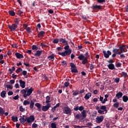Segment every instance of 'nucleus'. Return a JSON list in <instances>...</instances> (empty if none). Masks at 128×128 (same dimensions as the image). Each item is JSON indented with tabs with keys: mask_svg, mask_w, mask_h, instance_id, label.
I'll return each instance as SVG.
<instances>
[{
	"mask_svg": "<svg viewBox=\"0 0 128 128\" xmlns=\"http://www.w3.org/2000/svg\"><path fill=\"white\" fill-rule=\"evenodd\" d=\"M34 89L32 88H25L20 90L21 94H23L24 98H28V96H30L32 94V92H34Z\"/></svg>",
	"mask_w": 128,
	"mask_h": 128,
	"instance_id": "obj_1",
	"label": "nucleus"
},
{
	"mask_svg": "<svg viewBox=\"0 0 128 128\" xmlns=\"http://www.w3.org/2000/svg\"><path fill=\"white\" fill-rule=\"evenodd\" d=\"M88 58H90L88 52H86L84 55L81 54L78 56V60H82V64H86L88 62Z\"/></svg>",
	"mask_w": 128,
	"mask_h": 128,
	"instance_id": "obj_2",
	"label": "nucleus"
},
{
	"mask_svg": "<svg viewBox=\"0 0 128 128\" xmlns=\"http://www.w3.org/2000/svg\"><path fill=\"white\" fill-rule=\"evenodd\" d=\"M64 50H66L64 52H58V54H60L62 56H70L72 54V50L70 48V46L68 44H67L64 47Z\"/></svg>",
	"mask_w": 128,
	"mask_h": 128,
	"instance_id": "obj_3",
	"label": "nucleus"
},
{
	"mask_svg": "<svg viewBox=\"0 0 128 128\" xmlns=\"http://www.w3.org/2000/svg\"><path fill=\"white\" fill-rule=\"evenodd\" d=\"M120 51L118 52V49L114 48L112 50L114 54H122L123 52H126L124 49L126 48V46L124 45H122L119 47Z\"/></svg>",
	"mask_w": 128,
	"mask_h": 128,
	"instance_id": "obj_4",
	"label": "nucleus"
},
{
	"mask_svg": "<svg viewBox=\"0 0 128 128\" xmlns=\"http://www.w3.org/2000/svg\"><path fill=\"white\" fill-rule=\"evenodd\" d=\"M64 112L66 114H72V110L68 108V106H66L64 108Z\"/></svg>",
	"mask_w": 128,
	"mask_h": 128,
	"instance_id": "obj_5",
	"label": "nucleus"
},
{
	"mask_svg": "<svg viewBox=\"0 0 128 128\" xmlns=\"http://www.w3.org/2000/svg\"><path fill=\"white\" fill-rule=\"evenodd\" d=\"M26 122L28 124H32V122H34V116H30L29 117L26 118Z\"/></svg>",
	"mask_w": 128,
	"mask_h": 128,
	"instance_id": "obj_6",
	"label": "nucleus"
},
{
	"mask_svg": "<svg viewBox=\"0 0 128 128\" xmlns=\"http://www.w3.org/2000/svg\"><path fill=\"white\" fill-rule=\"evenodd\" d=\"M103 54L106 58H110V56H112V52L110 50H108V51L104 50Z\"/></svg>",
	"mask_w": 128,
	"mask_h": 128,
	"instance_id": "obj_7",
	"label": "nucleus"
},
{
	"mask_svg": "<svg viewBox=\"0 0 128 128\" xmlns=\"http://www.w3.org/2000/svg\"><path fill=\"white\" fill-rule=\"evenodd\" d=\"M104 116H98L96 118V124H100V122H102V120H104Z\"/></svg>",
	"mask_w": 128,
	"mask_h": 128,
	"instance_id": "obj_8",
	"label": "nucleus"
},
{
	"mask_svg": "<svg viewBox=\"0 0 128 128\" xmlns=\"http://www.w3.org/2000/svg\"><path fill=\"white\" fill-rule=\"evenodd\" d=\"M8 28L10 30L14 32V30H16V29L18 28V24H14L12 25H8Z\"/></svg>",
	"mask_w": 128,
	"mask_h": 128,
	"instance_id": "obj_9",
	"label": "nucleus"
},
{
	"mask_svg": "<svg viewBox=\"0 0 128 128\" xmlns=\"http://www.w3.org/2000/svg\"><path fill=\"white\" fill-rule=\"evenodd\" d=\"M52 104H48L46 106H42V110L43 112H47V110H48L50 109V108Z\"/></svg>",
	"mask_w": 128,
	"mask_h": 128,
	"instance_id": "obj_10",
	"label": "nucleus"
},
{
	"mask_svg": "<svg viewBox=\"0 0 128 128\" xmlns=\"http://www.w3.org/2000/svg\"><path fill=\"white\" fill-rule=\"evenodd\" d=\"M84 110V106H76V107L74 108V110L75 112H78V110H80V112H82L83 110Z\"/></svg>",
	"mask_w": 128,
	"mask_h": 128,
	"instance_id": "obj_11",
	"label": "nucleus"
},
{
	"mask_svg": "<svg viewBox=\"0 0 128 128\" xmlns=\"http://www.w3.org/2000/svg\"><path fill=\"white\" fill-rule=\"evenodd\" d=\"M59 42L60 44H64V46L68 44V42L66 40V39L62 38H59Z\"/></svg>",
	"mask_w": 128,
	"mask_h": 128,
	"instance_id": "obj_12",
	"label": "nucleus"
},
{
	"mask_svg": "<svg viewBox=\"0 0 128 128\" xmlns=\"http://www.w3.org/2000/svg\"><path fill=\"white\" fill-rule=\"evenodd\" d=\"M19 84H20V86L22 88H26V82L24 81H23L22 80H19Z\"/></svg>",
	"mask_w": 128,
	"mask_h": 128,
	"instance_id": "obj_13",
	"label": "nucleus"
},
{
	"mask_svg": "<svg viewBox=\"0 0 128 128\" xmlns=\"http://www.w3.org/2000/svg\"><path fill=\"white\" fill-rule=\"evenodd\" d=\"M100 100L102 104H106V102H108V98L104 99V97L100 96Z\"/></svg>",
	"mask_w": 128,
	"mask_h": 128,
	"instance_id": "obj_14",
	"label": "nucleus"
},
{
	"mask_svg": "<svg viewBox=\"0 0 128 128\" xmlns=\"http://www.w3.org/2000/svg\"><path fill=\"white\" fill-rule=\"evenodd\" d=\"M100 100L102 104H106V102H108V98L104 99V97L100 96Z\"/></svg>",
	"mask_w": 128,
	"mask_h": 128,
	"instance_id": "obj_15",
	"label": "nucleus"
},
{
	"mask_svg": "<svg viewBox=\"0 0 128 128\" xmlns=\"http://www.w3.org/2000/svg\"><path fill=\"white\" fill-rule=\"evenodd\" d=\"M49 60H51V62H54V54H52L48 56V58Z\"/></svg>",
	"mask_w": 128,
	"mask_h": 128,
	"instance_id": "obj_16",
	"label": "nucleus"
},
{
	"mask_svg": "<svg viewBox=\"0 0 128 128\" xmlns=\"http://www.w3.org/2000/svg\"><path fill=\"white\" fill-rule=\"evenodd\" d=\"M123 95H124V94H122V92H118V93H117L116 94V98H117L118 100H120V98Z\"/></svg>",
	"mask_w": 128,
	"mask_h": 128,
	"instance_id": "obj_17",
	"label": "nucleus"
},
{
	"mask_svg": "<svg viewBox=\"0 0 128 128\" xmlns=\"http://www.w3.org/2000/svg\"><path fill=\"white\" fill-rule=\"evenodd\" d=\"M44 34H46L44 31H40L38 34V38H42V36H44Z\"/></svg>",
	"mask_w": 128,
	"mask_h": 128,
	"instance_id": "obj_18",
	"label": "nucleus"
},
{
	"mask_svg": "<svg viewBox=\"0 0 128 128\" xmlns=\"http://www.w3.org/2000/svg\"><path fill=\"white\" fill-rule=\"evenodd\" d=\"M15 56L17 58H24V55L18 52H16Z\"/></svg>",
	"mask_w": 128,
	"mask_h": 128,
	"instance_id": "obj_19",
	"label": "nucleus"
},
{
	"mask_svg": "<svg viewBox=\"0 0 128 128\" xmlns=\"http://www.w3.org/2000/svg\"><path fill=\"white\" fill-rule=\"evenodd\" d=\"M42 54V50H37L34 56H40Z\"/></svg>",
	"mask_w": 128,
	"mask_h": 128,
	"instance_id": "obj_20",
	"label": "nucleus"
},
{
	"mask_svg": "<svg viewBox=\"0 0 128 128\" xmlns=\"http://www.w3.org/2000/svg\"><path fill=\"white\" fill-rule=\"evenodd\" d=\"M82 116L84 118H86V110H82V112H81Z\"/></svg>",
	"mask_w": 128,
	"mask_h": 128,
	"instance_id": "obj_21",
	"label": "nucleus"
},
{
	"mask_svg": "<svg viewBox=\"0 0 128 128\" xmlns=\"http://www.w3.org/2000/svg\"><path fill=\"white\" fill-rule=\"evenodd\" d=\"M90 96H92V93L89 92L85 95L84 98H85L86 100H88L90 98Z\"/></svg>",
	"mask_w": 128,
	"mask_h": 128,
	"instance_id": "obj_22",
	"label": "nucleus"
},
{
	"mask_svg": "<svg viewBox=\"0 0 128 128\" xmlns=\"http://www.w3.org/2000/svg\"><path fill=\"white\" fill-rule=\"evenodd\" d=\"M108 66L110 70H114V64H110L108 65Z\"/></svg>",
	"mask_w": 128,
	"mask_h": 128,
	"instance_id": "obj_23",
	"label": "nucleus"
},
{
	"mask_svg": "<svg viewBox=\"0 0 128 128\" xmlns=\"http://www.w3.org/2000/svg\"><path fill=\"white\" fill-rule=\"evenodd\" d=\"M20 121L21 124H24V122H26V118L25 119L24 117V116H23V117L21 118L20 119Z\"/></svg>",
	"mask_w": 128,
	"mask_h": 128,
	"instance_id": "obj_24",
	"label": "nucleus"
},
{
	"mask_svg": "<svg viewBox=\"0 0 128 128\" xmlns=\"http://www.w3.org/2000/svg\"><path fill=\"white\" fill-rule=\"evenodd\" d=\"M93 10L98 9L100 10L102 8V6L98 5H94L92 6Z\"/></svg>",
	"mask_w": 128,
	"mask_h": 128,
	"instance_id": "obj_25",
	"label": "nucleus"
},
{
	"mask_svg": "<svg viewBox=\"0 0 128 128\" xmlns=\"http://www.w3.org/2000/svg\"><path fill=\"white\" fill-rule=\"evenodd\" d=\"M122 100L124 102H128V97L126 96H122Z\"/></svg>",
	"mask_w": 128,
	"mask_h": 128,
	"instance_id": "obj_26",
	"label": "nucleus"
},
{
	"mask_svg": "<svg viewBox=\"0 0 128 128\" xmlns=\"http://www.w3.org/2000/svg\"><path fill=\"white\" fill-rule=\"evenodd\" d=\"M5 111L2 107H0V116L4 114Z\"/></svg>",
	"mask_w": 128,
	"mask_h": 128,
	"instance_id": "obj_27",
	"label": "nucleus"
},
{
	"mask_svg": "<svg viewBox=\"0 0 128 128\" xmlns=\"http://www.w3.org/2000/svg\"><path fill=\"white\" fill-rule=\"evenodd\" d=\"M46 104H50V96H47L46 97Z\"/></svg>",
	"mask_w": 128,
	"mask_h": 128,
	"instance_id": "obj_28",
	"label": "nucleus"
},
{
	"mask_svg": "<svg viewBox=\"0 0 128 128\" xmlns=\"http://www.w3.org/2000/svg\"><path fill=\"white\" fill-rule=\"evenodd\" d=\"M12 122H18V116H12Z\"/></svg>",
	"mask_w": 128,
	"mask_h": 128,
	"instance_id": "obj_29",
	"label": "nucleus"
},
{
	"mask_svg": "<svg viewBox=\"0 0 128 128\" xmlns=\"http://www.w3.org/2000/svg\"><path fill=\"white\" fill-rule=\"evenodd\" d=\"M6 92L5 90L2 91V92L0 94V96L2 98H3L6 96Z\"/></svg>",
	"mask_w": 128,
	"mask_h": 128,
	"instance_id": "obj_30",
	"label": "nucleus"
},
{
	"mask_svg": "<svg viewBox=\"0 0 128 128\" xmlns=\"http://www.w3.org/2000/svg\"><path fill=\"white\" fill-rule=\"evenodd\" d=\"M8 14H10V16H16V13L14 12L12 10H9Z\"/></svg>",
	"mask_w": 128,
	"mask_h": 128,
	"instance_id": "obj_31",
	"label": "nucleus"
},
{
	"mask_svg": "<svg viewBox=\"0 0 128 128\" xmlns=\"http://www.w3.org/2000/svg\"><path fill=\"white\" fill-rule=\"evenodd\" d=\"M34 102L33 100H31L30 103V108H34Z\"/></svg>",
	"mask_w": 128,
	"mask_h": 128,
	"instance_id": "obj_32",
	"label": "nucleus"
},
{
	"mask_svg": "<svg viewBox=\"0 0 128 128\" xmlns=\"http://www.w3.org/2000/svg\"><path fill=\"white\" fill-rule=\"evenodd\" d=\"M36 106V108H38V110H40V108H42V104H40V103H36L35 104Z\"/></svg>",
	"mask_w": 128,
	"mask_h": 128,
	"instance_id": "obj_33",
	"label": "nucleus"
},
{
	"mask_svg": "<svg viewBox=\"0 0 128 128\" xmlns=\"http://www.w3.org/2000/svg\"><path fill=\"white\" fill-rule=\"evenodd\" d=\"M20 20L18 18H16L14 19V22L16 23V24H20Z\"/></svg>",
	"mask_w": 128,
	"mask_h": 128,
	"instance_id": "obj_34",
	"label": "nucleus"
},
{
	"mask_svg": "<svg viewBox=\"0 0 128 128\" xmlns=\"http://www.w3.org/2000/svg\"><path fill=\"white\" fill-rule=\"evenodd\" d=\"M71 71L72 72H75V73L78 72V70H76V67L74 68H71Z\"/></svg>",
	"mask_w": 128,
	"mask_h": 128,
	"instance_id": "obj_35",
	"label": "nucleus"
},
{
	"mask_svg": "<svg viewBox=\"0 0 128 128\" xmlns=\"http://www.w3.org/2000/svg\"><path fill=\"white\" fill-rule=\"evenodd\" d=\"M119 106H120V103L118 102H116L113 105V106H114V108H118Z\"/></svg>",
	"mask_w": 128,
	"mask_h": 128,
	"instance_id": "obj_36",
	"label": "nucleus"
},
{
	"mask_svg": "<svg viewBox=\"0 0 128 128\" xmlns=\"http://www.w3.org/2000/svg\"><path fill=\"white\" fill-rule=\"evenodd\" d=\"M23 104L24 106H28V104H30V102L28 100H24V102H23Z\"/></svg>",
	"mask_w": 128,
	"mask_h": 128,
	"instance_id": "obj_37",
	"label": "nucleus"
},
{
	"mask_svg": "<svg viewBox=\"0 0 128 128\" xmlns=\"http://www.w3.org/2000/svg\"><path fill=\"white\" fill-rule=\"evenodd\" d=\"M52 128H56V123L52 122L51 124Z\"/></svg>",
	"mask_w": 128,
	"mask_h": 128,
	"instance_id": "obj_38",
	"label": "nucleus"
},
{
	"mask_svg": "<svg viewBox=\"0 0 128 128\" xmlns=\"http://www.w3.org/2000/svg\"><path fill=\"white\" fill-rule=\"evenodd\" d=\"M100 110H103L104 112H106V106H102L100 107Z\"/></svg>",
	"mask_w": 128,
	"mask_h": 128,
	"instance_id": "obj_39",
	"label": "nucleus"
},
{
	"mask_svg": "<svg viewBox=\"0 0 128 128\" xmlns=\"http://www.w3.org/2000/svg\"><path fill=\"white\" fill-rule=\"evenodd\" d=\"M22 72V68H18L16 70V72L18 74V72Z\"/></svg>",
	"mask_w": 128,
	"mask_h": 128,
	"instance_id": "obj_40",
	"label": "nucleus"
},
{
	"mask_svg": "<svg viewBox=\"0 0 128 128\" xmlns=\"http://www.w3.org/2000/svg\"><path fill=\"white\" fill-rule=\"evenodd\" d=\"M97 2L98 4H104V2H106V0H97Z\"/></svg>",
	"mask_w": 128,
	"mask_h": 128,
	"instance_id": "obj_41",
	"label": "nucleus"
},
{
	"mask_svg": "<svg viewBox=\"0 0 128 128\" xmlns=\"http://www.w3.org/2000/svg\"><path fill=\"white\" fill-rule=\"evenodd\" d=\"M80 92H78V90L75 91L73 94L72 95L74 96H78V94H79Z\"/></svg>",
	"mask_w": 128,
	"mask_h": 128,
	"instance_id": "obj_42",
	"label": "nucleus"
},
{
	"mask_svg": "<svg viewBox=\"0 0 128 128\" xmlns=\"http://www.w3.org/2000/svg\"><path fill=\"white\" fill-rule=\"evenodd\" d=\"M81 116L82 115L80 114H78L75 116V118H76L80 119V118Z\"/></svg>",
	"mask_w": 128,
	"mask_h": 128,
	"instance_id": "obj_43",
	"label": "nucleus"
},
{
	"mask_svg": "<svg viewBox=\"0 0 128 128\" xmlns=\"http://www.w3.org/2000/svg\"><path fill=\"white\" fill-rule=\"evenodd\" d=\"M90 68L91 70H92L94 68V65L92 64H90Z\"/></svg>",
	"mask_w": 128,
	"mask_h": 128,
	"instance_id": "obj_44",
	"label": "nucleus"
},
{
	"mask_svg": "<svg viewBox=\"0 0 128 128\" xmlns=\"http://www.w3.org/2000/svg\"><path fill=\"white\" fill-rule=\"evenodd\" d=\"M58 42H60V39H54L53 40L54 44H58Z\"/></svg>",
	"mask_w": 128,
	"mask_h": 128,
	"instance_id": "obj_45",
	"label": "nucleus"
},
{
	"mask_svg": "<svg viewBox=\"0 0 128 128\" xmlns=\"http://www.w3.org/2000/svg\"><path fill=\"white\" fill-rule=\"evenodd\" d=\"M98 114H104V110H98Z\"/></svg>",
	"mask_w": 128,
	"mask_h": 128,
	"instance_id": "obj_46",
	"label": "nucleus"
},
{
	"mask_svg": "<svg viewBox=\"0 0 128 128\" xmlns=\"http://www.w3.org/2000/svg\"><path fill=\"white\" fill-rule=\"evenodd\" d=\"M6 88H10V90H12V85L8 84L6 85Z\"/></svg>",
	"mask_w": 128,
	"mask_h": 128,
	"instance_id": "obj_47",
	"label": "nucleus"
},
{
	"mask_svg": "<svg viewBox=\"0 0 128 128\" xmlns=\"http://www.w3.org/2000/svg\"><path fill=\"white\" fill-rule=\"evenodd\" d=\"M32 50H38V46H36V45H33V46H32Z\"/></svg>",
	"mask_w": 128,
	"mask_h": 128,
	"instance_id": "obj_48",
	"label": "nucleus"
},
{
	"mask_svg": "<svg viewBox=\"0 0 128 128\" xmlns=\"http://www.w3.org/2000/svg\"><path fill=\"white\" fill-rule=\"evenodd\" d=\"M116 68H120L122 66V64L120 62H118L116 64Z\"/></svg>",
	"mask_w": 128,
	"mask_h": 128,
	"instance_id": "obj_49",
	"label": "nucleus"
},
{
	"mask_svg": "<svg viewBox=\"0 0 128 128\" xmlns=\"http://www.w3.org/2000/svg\"><path fill=\"white\" fill-rule=\"evenodd\" d=\"M70 66H71V68H76V65L74 63H70Z\"/></svg>",
	"mask_w": 128,
	"mask_h": 128,
	"instance_id": "obj_50",
	"label": "nucleus"
},
{
	"mask_svg": "<svg viewBox=\"0 0 128 128\" xmlns=\"http://www.w3.org/2000/svg\"><path fill=\"white\" fill-rule=\"evenodd\" d=\"M64 85L66 88H68V86H70V82H65L64 84Z\"/></svg>",
	"mask_w": 128,
	"mask_h": 128,
	"instance_id": "obj_51",
	"label": "nucleus"
},
{
	"mask_svg": "<svg viewBox=\"0 0 128 128\" xmlns=\"http://www.w3.org/2000/svg\"><path fill=\"white\" fill-rule=\"evenodd\" d=\"M18 14L19 16H20V14H24V12L22 11V10H18Z\"/></svg>",
	"mask_w": 128,
	"mask_h": 128,
	"instance_id": "obj_52",
	"label": "nucleus"
},
{
	"mask_svg": "<svg viewBox=\"0 0 128 128\" xmlns=\"http://www.w3.org/2000/svg\"><path fill=\"white\" fill-rule=\"evenodd\" d=\"M20 112H24V110H24V108H22V106H20Z\"/></svg>",
	"mask_w": 128,
	"mask_h": 128,
	"instance_id": "obj_53",
	"label": "nucleus"
},
{
	"mask_svg": "<svg viewBox=\"0 0 128 128\" xmlns=\"http://www.w3.org/2000/svg\"><path fill=\"white\" fill-rule=\"evenodd\" d=\"M86 126H87L88 128H90V126H92V122H88L86 124Z\"/></svg>",
	"mask_w": 128,
	"mask_h": 128,
	"instance_id": "obj_54",
	"label": "nucleus"
},
{
	"mask_svg": "<svg viewBox=\"0 0 128 128\" xmlns=\"http://www.w3.org/2000/svg\"><path fill=\"white\" fill-rule=\"evenodd\" d=\"M122 76H124V78H126L128 76V74L125 72H122Z\"/></svg>",
	"mask_w": 128,
	"mask_h": 128,
	"instance_id": "obj_55",
	"label": "nucleus"
},
{
	"mask_svg": "<svg viewBox=\"0 0 128 128\" xmlns=\"http://www.w3.org/2000/svg\"><path fill=\"white\" fill-rule=\"evenodd\" d=\"M37 127H38V124H36L34 123L32 124V128H37Z\"/></svg>",
	"mask_w": 128,
	"mask_h": 128,
	"instance_id": "obj_56",
	"label": "nucleus"
},
{
	"mask_svg": "<svg viewBox=\"0 0 128 128\" xmlns=\"http://www.w3.org/2000/svg\"><path fill=\"white\" fill-rule=\"evenodd\" d=\"M20 98V96H18V95H16V96H14V97H13L14 100H18V98Z\"/></svg>",
	"mask_w": 128,
	"mask_h": 128,
	"instance_id": "obj_57",
	"label": "nucleus"
},
{
	"mask_svg": "<svg viewBox=\"0 0 128 128\" xmlns=\"http://www.w3.org/2000/svg\"><path fill=\"white\" fill-rule=\"evenodd\" d=\"M62 66H66V61L64 60L62 62Z\"/></svg>",
	"mask_w": 128,
	"mask_h": 128,
	"instance_id": "obj_58",
	"label": "nucleus"
},
{
	"mask_svg": "<svg viewBox=\"0 0 128 128\" xmlns=\"http://www.w3.org/2000/svg\"><path fill=\"white\" fill-rule=\"evenodd\" d=\"M115 82H116L117 84L120 82V78H117L114 80Z\"/></svg>",
	"mask_w": 128,
	"mask_h": 128,
	"instance_id": "obj_59",
	"label": "nucleus"
},
{
	"mask_svg": "<svg viewBox=\"0 0 128 128\" xmlns=\"http://www.w3.org/2000/svg\"><path fill=\"white\" fill-rule=\"evenodd\" d=\"M40 46H42V48H46V46H48L46 45V44L43 43L40 44Z\"/></svg>",
	"mask_w": 128,
	"mask_h": 128,
	"instance_id": "obj_60",
	"label": "nucleus"
},
{
	"mask_svg": "<svg viewBox=\"0 0 128 128\" xmlns=\"http://www.w3.org/2000/svg\"><path fill=\"white\" fill-rule=\"evenodd\" d=\"M58 106H60V104L59 103H58L55 106H54V109L56 110V108H58Z\"/></svg>",
	"mask_w": 128,
	"mask_h": 128,
	"instance_id": "obj_61",
	"label": "nucleus"
},
{
	"mask_svg": "<svg viewBox=\"0 0 128 128\" xmlns=\"http://www.w3.org/2000/svg\"><path fill=\"white\" fill-rule=\"evenodd\" d=\"M14 94V92L10 91L8 92V96H12Z\"/></svg>",
	"mask_w": 128,
	"mask_h": 128,
	"instance_id": "obj_62",
	"label": "nucleus"
},
{
	"mask_svg": "<svg viewBox=\"0 0 128 128\" xmlns=\"http://www.w3.org/2000/svg\"><path fill=\"white\" fill-rule=\"evenodd\" d=\"M12 78H14V80H16V75L14 74H12Z\"/></svg>",
	"mask_w": 128,
	"mask_h": 128,
	"instance_id": "obj_63",
	"label": "nucleus"
},
{
	"mask_svg": "<svg viewBox=\"0 0 128 128\" xmlns=\"http://www.w3.org/2000/svg\"><path fill=\"white\" fill-rule=\"evenodd\" d=\"M28 74V72L26 70H24L22 72V74L23 76H26V74Z\"/></svg>",
	"mask_w": 128,
	"mask_h": 128,
	"instance_id": "obj_64",
	"label": "nucleus"
}]
</instances>
